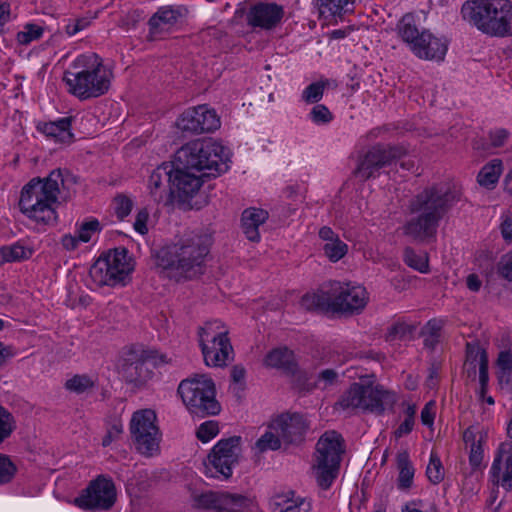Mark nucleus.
<instances>
[{
	"label": "nucleus",
	"mask_w": 512,
	"mask_h": 512,
	"mask_svg": "<svg viewBox=\"0 0 512 512\" xmlns=\"http://www.w3.org/2000/svg\"><path fill=\"white\" fill-rule=\"evenodd\" d=\"M89 24H90V21L87 18H79V19H75V20L69 22L66 25L65 30L69 36H74L78 32L87 28L89 26Z\"/></svg>",
	"instance_id": "nucleus-58"
},
{
	"label": "nucleus",
	"mask_w": 512,
	"mask_h": 512,
	"mask_svg": "<svg viewBox=\"0 0 512 512\" xmlns=\"http://www.w3.org/2000/svg\"><path fill=\"white\" fill-rule=\"evenodd\" d=\"M241 437L234 436L220 440L211 450L205 462V473L209 477L226 480L232 476L238 462Z\"/></svg>",
	"instance_id": "nucleus-14"
},
{
	"label": "nucleus",
	"mask_w": 512,
	"mask_h": 512,
	"mask_svg": "<svg viewBox=\"0 0 512 512\" xmlns=\"http://www.w3.org/2000/svg\"><path fill=\"white\" fill-rule=\"evenodd\" d=\"M404 262L420 273L429 272V258L426 253L418 254L411 247H406L403 254Z\"/></svg>",
	"instance_id": "nucleus-40"
},
{
	"label": "nucleus",
	"mask_w": 512,
	"mask_h": 512,
	"mask_svg": "<svg viewBox=\"0 0 512 512\" xmlns=\"http://www.w3.org/2000/svg\"><path fill=\"white\" fill-rule=\"evenodd\" d=\"M283 17V6L274 2L260 1L250 6L246 21L254 29L271 30L280 24Z\"/></svg>",
	"instance_id": "nucleus-20"
},
{
	"label": "nucleus",
	"mask_w": 512,
	"mask_h": 512,
	"mask_svg": "<svg viewBox=\"0 0 512 512\" xmlns=\"http://www.w3.org/2000/svg\"><path fill=\"white\" fill-rule=\"evenodd\" d=\"M282 438L281 436L275 432V430L271 429V424L269 425L268 431H266L256 442V447L260 452H264L267 450H277L281 446Z\"/></svg>",
	"instance_id": "nucleus-44"
},
{
	"label": "nucleus",
	"mask_w": 512,
	"mask_h": 512,
	"mask_svg": "<svg viewBox=\"0 0 512 512\" xmlns=\"http://www.w3.org/2000/svg\"><path fill=\"white\" fill-rule=\"evenodd\" d=\"M218 433H219L218 422H216L214 420H208V421L203 422L199 426V428L196 432V436L201 442L207 443L210 440H212L214 437H216L218 435Z\"/></svg>",
	"instance_id": "nucleus-50"
},
{
	"label": "nucleus",
	"mask_w": 512,
	"mask_h": 512,
	"mask_svg": "<svg viewBox=\"0 0 512 512\" xmlns=\"http://www.w3.org/2000/svg\"><path fill=\"white\" fill-rule=\"evenodd\" d=\"M123 432V426L120 423L113 424L107 431L106 435L102 439V445L104 447L109 446L115 441Z\"/></svg>",
	"instance_id": "nucleus-59"
},
{
	"label": "nucleus",
	"mask_w": 512,
	"mask_h": 512,
	"mask_svg": "<svg viewBox=\"0 0 512 512\" xmlns=\"http://www.w3.org/2000/svg\"><path fill=\"white\" fill-rule=\"evenodd\" d=\"M272 512H309L310 502L301 496H296L295 492L287 491L274 495L270 500Z\"/></svg>",
	"instance_id": "nucleus-27"
},
{
	"label": "nucleus",
	"mask_w": 512,
	"mask_h": 512,
	"mask_svg": "<svg viewBox=\"0 0 512 512\" xmlns=\"http://www.w3.org/2000/svg\"><path fill=\"white\" fill-rule=\"evenodd\" d=\"M109 261H105L103 255L100 256L89 270L90 287L92 289L102 286H115V278L109 274Z\"/></svg>",
	"instance_id": "nucleus-33"
},
{
	"label": "nucleus",
	"mask_w": 512,
	"mask_h": 512,
	"mask_svg": "<svg viewBox=\"0 0 512 512\" xmlns=\"http://www.w3.org/2000/svg\"><path fill=\"white\" fill-rule=\"evenodd\" d=\"M459 199L460 192L447 183L425 187L407 203L410 218L401 226L402 234L416 243L435 241L441 220Z\"/></svg>",
	"instance_id": "nucleus-1"
},
{
	"label": "nucleus",
	"mask_w": 512,
	"mask_h": 512,
	"mask_svg": "<svg viewBox=\"0 0 512 512\" xmlns=\"http://www.w3.org/2000/svg\"><path fill=\"white\" fill-rule=\"evenodd\" d=\"M44 27L39 24L27 23L16 35L17 42L21 45H29L33 41L42 38Z\"/></svg>",
	"instance_id": "nucleus-41"
},
{
	"label": "nucleus",
	"mask_w": 512,
	"mask_h": 512,
	"mask_svg": "<svg viewBox=\"0 0 512 512\" xmlns=\"http://www.w3.org/2000/svg\"><path fill=\"white\" fill-rule=\"evenodd\" d=\"M112 70L96 53L77 56L64 72L63 81L67 91L79 100L97 98L108 92Z\"/></svg>",
	"instance_id": "nucleus-4"
},
{
	"label": "nucleus",
	"mask_w": 512,
	"mask_h": 512,
	"mask_svg": "<svg viewBox=\"0 0 512 512\" xmlns=\"http://www.w3.org/2000/svg\"><path fill=\"white\" fill-rule=\"evenodd\" d=\"M211 245L209 235L189 232L154 248L151 258L165 277L176 282L189 281L204 274Z\"/></svg>",
	"instance_id": "nucleus-2"
},
{
	"label": "nucleus",
	"mask_w": 512,
	"mask_h": 512,
	"mask_svg": "<svg viewBox=\"0 0 512 512\" xmlns=\"http://www.w3.org/2000/svg\"><path fill=\"white\" fill-rule=\"evenodd\" d=\"M309 119L316 125H326L333 120L330 110L323 104H316L308 114Z\"/></svg>",
	"instance_id": "nucleus-49"
},
{
	"label": "nucleus",
	"mask_w": 512,
	"mask_h": 512,
	"mask_svg": "<svg viewBox=\"0 0 512 512\" xmlns=\"http://www.w3.org/2000/svg\"><path fill=\"white\" fill-rule=\"evenodd\" d=\"M488 382H489V373L485 371V366L481 368V371L479 373V390L477 392L479 400L483 399L485 396H487V389H488Z\"/></svg>",
	"instance_id": "nucleus-62"
},
{
	"label": "nucleus",
	"mask_w": 512,
	"mask_h": 512,
	"mask_svg": "<svg viewBox=\"0 0 512 512\" xmlns=\"http://www.w3.org/2000/svg\"><path fill=\"white\" fill-rule=\"evenodd\" d=\"M265 365L282 370L287 374H295L297 371L295 355L287 347H277L271 350L265 357Z\"/></svg>",
	"instance_id": "nucleus-30"
},
{
	"label": "nucleus",
	"mask_w": 512,
	"mask_h": 512,
	"mask_svg": "<svg viewBox=\"0 0 512 512\" xmlns=\"http://www.w3.org/2000/svg\"><path fill=\"white\" fill-rule=\"evenodd\" d=\"M34 250L23 241H17L10 245L0 247V256L3 262H19L29 259Z\"/></svg>",
	"instance_id": "nucleus-35"
},
{
	"label": "nucleus",
	"mask_w": 512,
	"mask_h": 512,
	"mask_svg": "<svg viewBox=\"0 0 512 512\" xmlns=\"http://www.w3.org/2000/svg\"><path fill=\"white\" fill-rule=\"evenodd\" d=\"M10 4L4 0H0V33L3 32L4 26L10 21Z\"/></svg>",
	"instance_id": "nucleus-63"
},
{
	"label": "nucleus",
	"mask_w": 512,
	"mask_h": 512,
	"mask_svg": "<svg viewBox=\"0 0 512 512\" xmlns=\"http://www.w3.org/2000/svg\"><path fill=\"white\" fill-rule=\"evenodd\" d=\"M173 163L174 198L177 197L180 201L185 202L199 191L203 178L206 176L201 173L197 174L198 172L184 167L182 164L177 163L176 160Z\"/></svg>",
	"instance_id": "nucleus-22"
},
{
	"label": "nucleus",
	"mask_w": 512,
	"mask_h": 512,
	"mask_svg": "<svg viewBox=\"0 0 512 512\" xmlns=\"http://www.w3.org/2000/svg\"><path fill=\"white\" fill-rule=\"evenodd\" d=\"M496 376L500 384H509L512 376V352L501 350L496 359Z\"/></svg>",
	"instance_id": "nucleus-39"
},
{
	"label": "nucleus",
	"mask_w": 512,
	"mask_h": 512,
	"mask_svg": "<svg viewBox=\"0 0 512 512\" xmlns=\"http://www.w3.org/2000/svg\"><path fill=\"white\" fill-rule=\"evenodd\" d=\"M343 453L344 441L336 431H326L317 441L312 469L322 489H329L337 478Z\"/></svg>",
	"instance_id": "nucleus-8"
},
{
	"label": "nucleus",
	"mask_w": 512,
	"mask_h": 512,
	"mask_svg": "<svg viewBox=\"0 0 512 512\" xmlns=\"http://www.w3.org/2000/svg\"><path fill=\"white\" fill-rule=\"evenodd\" d=\"M129 429L132 441L142 455L153 456L158 453L161 433L153 410L142 409L134 412Z\"/></svg>",
	"instance_id": "nucleus-13"
},
{
	"label": "nucleus",
	"mask_w": 512,
	"mask_h": 512,
	"mask_svg": "<svg viewBox=\"0 0 512 512\" xmlns=\"http://www.w3.org/2000/svg\"><path fill=\"white\" fill-rule=\"evenodd\" d=\"M96 383L97 378L95 376L87 374H75L66 380L64 387L67 391L79 395L94 389Z\"/></svg>",
	"instance_id": "nucleus-36"
},
{
	"label": "nucleus",
	"mask_w": 512,
	"mask_h": 512,
	"mask_svg": "<svg viewBox=\"0 0 512 512\" xmlns=\"http://www.w3.org/2000/svg\"><path fill=\"white\" fill-rule=\"evenodd\" d=\"M319 237L325 242L323 251L330 261L337 262L346 255L348 251L347 244L330 227H322L319 230Z\"/></svg>",
	"instance_id": "nucleus-31"
},
{
	"label": "nucleus",
	"mask_w": 512,
	"mask_h": 512,
	"mask_svg": "<svg viewBox=\"0 0 512 512\" xmlns=\"http://www.w3.org/2000/svg\"><path fill=\"white\" fill-rule=\"evenodd\" d=\"M116 501V489L112 479L100 475L75 498L74 503L83 510L102 511L110 509Z\"/></svg>",
	"instance_id": "nucleus-15"
},
{
	"label": "nucleus",
	"mask_w": 512,
	"mask_h": 512,
	"mask_svg": "<svg viewBox=\"0 0 512 512\" xmlns=\"http://www.w3.org/2000/svg\"><path fill=\"white\" fill-rule=\"evenodd\" d=\"M230 150L220 142L198 139L183 145L175 155L176 162L207 177H217L230 168Z\"/></svg>",
	"instance_id": "nucleus-6"
},
{
	"label": "nucleus",
	"mask_w": 512,
	"mask_h": 512,
	"mask_svg": "<svg viewBox=\"0 0 512 512\" xmlns=\"http://www.w3.org/2000/svg\"><path fill=\"white\" fill-rule=\"evenodd\" d=\"M396 464L399 470L397 479V487L400 490H408L413 484L415 469L410 461L409 453L407 451H400L397 453Z\"/></svg>",
	"instance_id": "nucleus-34"
},
{
	"label": "nucleus",
	"mask_w": 512,
	"mask_h": 512,
	"mask_svg": "<svg viewBox=\"0 0 512 512\" xmlns=\"http://www.w3.org/2000/svg\"><path fill=\"white\" fill-rule=\"evenodd\" d=\"M76 117L67 116L59 118L55 121L38 122L36 129L38 132L53 139L59 143H71L74 141V134L72 133V125Z\"/></svg>",
	"instance_id": "nucleus-25"
},
{
	"label": "nucleus",
	"mask_w": 512,
	"mask_h": 512,
	"mask_svg": "<svg viewBox=\"0 0 512 512\" xmlns=\"http://www.w3.org/2000/svg\"><path fill=\"white\" fill-rule=\"evenodd\" d=\"M468 365H472L475 363L479 364V372L483 365L485 366V371L488 372V355L485 349L477 345H472L467 343L466 346V361Z\"/></svg>",
	"instance_id": "nucleus-43"
},
{
	"label": "nucleus",
	"mask_w": 512,
	"mask_h": 512,
	"mask_svg": "<svg viewBox=\"0 0 512 512\" xmlns=\"http://www.w3.org/2000/svg\"><path fill=\"white\" fill-rule=\"evenodd\" d=\"M367 292L363 286L333 281L318 291L306 293L300 301L302 308L320 312H354L367 304Z\"/></svg>",
	"instance_id": "nucleus-5"
},
{
	"label": "nucleus",
	"mask_w": 512,
	"mask_h": 512,
	"mask_svg": "<svg viewBox=\"0 0 512 512\" xmlns=\"http://www.w3.org/2000/svg\"><path fill=\"white\" fill-rule=\"evenodd\" d=\"M339 374L333 369H325L319 373L316 387L322 390L334 385L338 381Z\"/></svg>",
	"instance_id": "nucleus-53"
},
{
	"label": "nucleus",
	"mask_w": 512,
	"mask_h": 512,
	"mask_svg": "<svg viewBox=\"0 0 512 512\" xmlns=\"http://www.w3.org/2000/svg\"><path fill=\"white\" fill-rule=\"evenodd\" d=\"M406 153L402 146H375L366 153L356 173L364 180L375 178L379 175L380 169L397 164L398 161L402 169L411 171L415 167V161L402 159Z\"/></svg>",
	"instance_id": "nucleus-12"
},
{
	"label": "nucleus",
	"mask_w": 512,
	"mask_h": 512,
	"mask_svg": "<svg viewBox=\"0 0 512 512\" xmlns=\"http://www.w3.org/2000/svg\"><path fill=\"white\" fill-rule=\"evenodd\" d=\"M115 212L119 219H124L132 210L133 203L126 196H117L114 200Z\"/></svg>",
	"instance_id": "nucleus-55"
},
{
	"label": "nucleus",
	"mask_w": 512,
	"mask_h": 512,
	"mask_svg": "<svg viewBox=\"0 0 512 512\" xmlns=\"http://www.w3.org/2000/svg\"><path fill=\"white\" fill-rule=\"evenodd\" d=\"M480 436L474 427H468L463 432V441L466 446L472 447L473 443H480Z\"/></svg>",
	"instance_id": "nucleus-64"
},
{
	"label": "nucleus",
	"mask_w": 512,
	"mask_h": 512,
	"mask_svg": "<svg viewBox=\"0 0 512 512\" xmlns=\"http://www.w3.org/2000/svg\"><path fill=\"white\" fill-rule=\"evenodd\" d=\"M148 354L141 348H130L122 359L121 375L126 382L141 386L152 377Z\"/></svg>",
	"instance_id": "nucleus-18"
},
{
	"label": "nucleus",
	"mask_w": 512,
	"mask_h": 512,
	"mask_svg": "<svg viewBox=\"0 0 512 512\" xmlns=\"http://www.w3.org/2000/svg\"><path fill=\"white\" fill-rule=\"evenodd\" d=\"M177 126L183 131L207 133L220 127V119L214 109L207 105H199L184 111L177 121Z\"/></svg>",
	"instance_id": "nucleus-17"
},
{
	"label": "nucleus",
	"mask_w": 512,
	"mask_h": 512,
	"mask_svg": "<svg viewBox=\"0 0 512 512\" xmlns=\"http://www.w3.org/2000/svg\"><path fill=\"white\" fill-rule=\"evenodd\" d=\"M75 177L66 169H54L47 177L32 178L21 190L19 208L28 218L42 224L56 221V207L70 197Z\"/></svg>",
	"instance_id": "nucleus-3"
},
{
	"label": "nucleus",
	"mask_w": 512,
	"mask_h": 512,
	"mask_svg": "<svg viewBox=\"0 0 512 512\" xmlns=\"http://www.w3.org/2000/svg\"><path fill=\"white\" fill-rule=\"evenodd\" d=\"M16 425L13 415L0 406V444L10 437Z\"/></svg>",
	"instance_id": "nucleus-47"
},
{
	"label": "nucleus",
	"mask_w": 512,
	"mask_h": 512,
	"mask_svg": "<svg viewBox=\"0 0 512 512\" xmlns=\"http://www.w3.org/2000/svg\"><path fill=\"white\" fill-rule=\"evenodd\" d=\"M193 505L214 512H249L251 501L245 496L219 491L193 495Z\"/></svg>",
	"instance_id": "nucleus-16"
},
{
	"label": "nucleus",
	"mask_w": 512,
	"mask_h": 512,
	"mask_svg": "<svg viewBox=\"0 0 512 512\" xmlns=\"http://www.w3.org/2000/svg\"><path fill=\"white\" fill-rule=\"evenodd\" d=\"M396 399L395 393L386 390L381 385L353 383L337 404L344 410L358 409L382 414L385 410L393 408Z\"/></svg>",
	"instance_id": "nucleus-10"
},
{
	"label": "nucleus",
	"mask_w": 512,
	"mask_h": 512,
	"mask_svg": "<svg viewBox=\"0 0 512 512\" xmlns=\"http://www.w3.org/2000/svg\"><path fill=\"white\" fill-rule=\"evenodd\" d=\"M489 474L493 485L501 486L506 491L512 489V441L499 445Z\"/></svg>",
	"instance_id": "nucleus-21"
},
{
	"label": "nucleus",
	"mask_w": 512,
	"mask_h": 512,
	"mask_svg": "<svg viewBox=\"0 0 512 512\" xmlns=\"http://www.w3.org/2000/svg\"><path fill=\"white\" fill-rule=\"evenodd\" d=\"M206 365L222 367L232 359L233 348L229 339L200 344Z\"/></svg>",
	"instance_id": "nucleus-26"
},
{
	"label": "nucleus",
	"mask_w": 512,
	"mask_h": 512,
	"mask_svg": "<svg viewBox=\"0 0 512 512\" xmlns=\"http://www.w3.org/2000/svg\"><path fill=\"white\" fill-rule=\"evenodd\" d=\"M173 171L174 163L164 162L155 168L149 177V194L157 204L168 206L174 201Z\"/></svg>",
	"instance_id": "nucleus-19"
},
{
	"label": "nucleus",
	"mask_w": 512,
	"mask_h": 512,
	"mask_svg": "<svg viewBox=\"0 0 512 512\" xmlns=\"http://www.w3.org/2000/svg\"><path fill=\"white\" fill-rule=\"evenodd\" d=\"M317 7L320 17L330 20L352 12L354 0H317Z\"/></svg>",
	"instance_id": "nucleus-32"
},
{
	"label": "nucleus",
	"mask_w": 512,
	"mask_h": 512,
	"mask_svg": "<svg viewBox=\"0 0 512 512\" xmlns=\"http://www.w3.org/2000/svg\"><path fill=\"white\" fill-rule=\"evenodd\" d=\"M268 219V212L260 208H247L242 213V230L247 239L253 242L260 240L259 227Z\"/></svg>",
	"instance_id": "nucleus-29"
},
{
	"label": "nucleus",
	"mask_w": 512,
	"mask_h": 512,
	"mask_svg": "<svg viewBox=\"0 0 512 512\" xmlns=\"http://www.w3.org/2000/svg\"><path fill=\"white\" fill-rule=\"evenodd\" d=\"M228 331L223 327L222 323L218 320L207 322L199 330V343L215 342L217 340L229 339L227 337Z\"/></svg>",
	"instance_id": "nucleus-38"
},
{
	"label": "nucleus",
	"mask_w": 512,
	"mask_h": 512,
	"mask_svg": "<svg viewBox=\"0 0 512 512\" xmlns=\"http://www.w3.org/2000/svg\"><path fill=\"white\" fill-rule=\"evenodd\" d=\"M17 471L16 465L9 456L0 453V485L12 481Z\"/></svg>",
	"instance_id": "nucleus-48"
},
{
	"label": "nucleus",
	"mask_w": 512,
	"mask_h": 512,
	"mask_svg": "<svg viewBox=\"0 0 512 512\" xmlns=\"http://www.w3.org/2000/svg\"><path fill=\"white\" fill-rule=\"evenodd\" d=\"M187 13L183 6H162L149 19V39L156 40Z\"/></svg>",
	"instance_id": "nucleus-23"
},
{
	"label": "nucleus",
	"mask_w": 512,
	"mask_h": 512,
	"mask_svg": "<svg viewBox=\"0 0 512 512\" xmlns=\"http://www.w3.org/2000/svg\"><path fill=\"white\" fill-rule=\"evenodd\" d=\"M429 326H431V332L425 337L424 346L429 349H434L440 341L439 327L431 322H429Z\"/></svg>",
	"instance_id": "nucleus-60"
},
{
	"label": "nucleus",
	"mask_w": 512,
	"mask_h": 512,
	"mask_svg": "<svg viewBox=\"0 0 512 512\" xmlns=\"http://www.w3.org/2000/svg\"><path fill=\"white\" fill-rule=\"evenodd\" d=\"M461 12L464 19L488 36H512V2L509 0L467 1Z\"/></svg>",
	"instance_id": "nucleus-7"
},
{
	"label": "nucleus",
	"mask_w": 512,
	"mask_h": 512,
	"mask_svg": "<svg viewBox=\"0 0 512 512\" xmlns=\"http://www.w3.org/2000/svg\"><path fill=\"white\" fill-rule=\"evenodd\" d=\"M149 219V212L146 208L138 211L134 222V229L141 235H145L148 232L147 222Z\"/></svg>",
	"instance_id": "nucleus-57"
},
{
	"label": "nucleus",
	"mask_w": 512,
	"mask_h": 512,
	"mask_svg": "<svg viewBox=\"0 0 512 512\" xmlns=\"http://www.w3.org/2000/svg\"><path fill=\"white\" fill-rule=\"evenodd\" d=\"M509 137V132L504 128H497L491 130L489 133V140L493 147H502Z\"/></svg>",
	"instance_id": "nucleus-56"
},
{
	"label": "nucleus",
	"mask_w": 512,
	"mask_h": 512,
	"mask_svg": "<svg viewBox=\"0 0 512 512\" xmlns=\"http://www.w3.org/2000/svg\"><path fill=\"white\" fill-rule=\"evenodd\" d=\"M497 272L499 276L512 282V252L506 253L500 258L497 264Z\"/></svg>",
	"instance_id": "nucleus-54"
},
{
	"label": "nucleus",
	"mask_w": 512,
	"mask_h": 512,
	"mask_svg": "<svg viewBox=\"0 0 512 512\" xmlns=\"http://www.w3.org/2000/svg\"><path fill=\"white\" fill-rule=\"evenodd\" d=\"M401 39L409 45L413 54L423 60L442 61L447 53L445 39L434 36L427 30L419 31L411 16L405 15L398 24Z\"/></svg>",
	"instance_id": "nucleus-11"
},
{
	"label": "nucleus",
	"mask_w": 512,
	"mask_h": 512,
	"mask_svg": "<svg viewBox=\"0 0 512 512\" xmlns=\"http://www.w3.org/2000/svg\"><path fill=\"white\" fill-rule=\"evenodd\" d=\"M502 172V161L494 159L486 164L477 176L478 183L487 188H493Z\"/></svg>",
	"instance_id": "nucleus-37"
},
{
	"label": "nucleus",
	"mask_w": 512,
	"mask_h": 512,
	"mask_svg": "<svg viewBox=\"0 0 512 512\" xmlns=\"http://www.w3.org/2000/svg\"><path fill=\"white\" fill-rule=\"evenodd\" d=\"M305 420L300 414H283L274 419L271 429L278 433L282 440L293 443L300 440L306 431Z\"/></svg>",
	"instance_id": "nucleus-24"
},
{
	"label": "nucleus",
	"mask_w": 512,
	"mask_h": 512,
	"mask_svg": "<svg viewBox=\"0 0 512 512\" xmlns=\"http://www.w3.org/2000/svg\"><path fill=\"white\" fill-rule=\"evenodd\" d=\"M426 475L432 484H438L444 478V468L439 456L435 452H431Z\"/></svg>",
	"instance_id": "nucleus-45"
},
{
	"label": "nucleus",
	"mask_w": 512,
	"mask_h": 512,
	"mask_svg": "<svg viewBox=\"0 0 512 512\" xmlns=\"http://www.w3.org/2000/svg\"><path fill=\"white\" fill-rule=\"evenodd\" d=\"M414 329V326L404 321H397L389 328L386 338L388 341L404 340L412 335Z\"/></svg>",
	"instance_id": "nucleus-46"
},
{
	"label": "nucleus",
	"mask_w": 512,
	"mask_h": 512,
	"mask_svg": "<svg viewBox=\"0 0 512 512\" xmlns=\"http://www.w3.org/2000/svg\"><path fill=\"white\" fill-rule=\"evenodd\" d=\"M100 230V223L97 219H91L86 222H83L78 230L77 235L81 242H89L91 240L92 234L98 232Z\"/></svg>",
	"instance_id": "nucleus-52"
},
{
	"label": "nucleus",
	"mask_w": 512,
	"mask_h": 512,
	"mask_svg": "<svg viewBox=\"0 0 512 512\" xmlns=\"http://www.w3.org/2000/svg\"><path fill=\"white\" fill-rule=\"evenodd\" d=\"M328 80L317 81L309 84L302 92L301 99L308 104H317L324 95Z\"/></svg>",
	"instance_id": "nucleus-42"
},
{
	"label": "nucleus",
	"mask_w": 512,
	"mask_h": 512,
	"mask_svg": "<svg viewBox=\"0 0 512 512\" xmlns=\"http://www.w3.org/2000/svg\"><path fill=\"white\" fill-rule=\"evenodd\" d=\"M105 261H109V274L115 278V285L124 281L132 271L128 251L125 248H116L103 254Z\"/></svg>",
	"instance_id": "nucleus-28"
},
{
	"label": "nucleus",
	"mask_w": 512,
	"mask_h": 512,
	"mask_svg": "<svg viewBox=\"0 0 512 512\" xmlns=\"http://www.w3.org/2000/svg\"><path fill=\"white\" fill-rule=\"evenodd\" d=\"M178 393L193 415L205 417L216 415L221 410L216 400L215 384L207 375L196 374L182 380L178 386Z\"/></svg>",
	"instance_id": "nucleus-9"
},
{
	"label": "nucleus",
	"mask_w": 512,
	"mask_h": 512,
	"mask_svg": "<svg viewBox=\"0 0 512 512\" xmlns=\"http://www.w3.org/2000/svg\"><path fill=\"white\" fill-rule=\"evenodd\" d=\"M484 438L480 436V443H473L469 450V464L473 470L481 467L484 459L483 449Z\"/></svg>",
	"instance_id": "nucleus-51"
},
{
	"label": "nucleus",
	"mask_w": 512,
	"mask_h": 512,
	"mask_svg": "<svg viewBox=\"0 0 512 512\" xmlns=\"http://www.w3.org/2000/svg\"><path fill=\"white\" fill-rule=\"evenodd\" d=\"M435 418V402H428L421 411V421L426 426H431Z\"/></svg>",
	"instance_id": "nucleus-61"
}]
</instances>
